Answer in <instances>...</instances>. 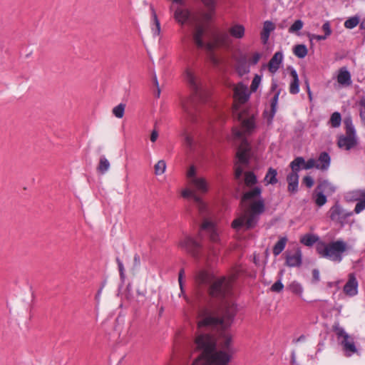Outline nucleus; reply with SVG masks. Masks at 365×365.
Wrapping results in <instances>:
<instances>
[{
	"instance_id": "nucleus-1",
	"label": "nucleus",
	"mask_w": 365,
	"mask_h": 365,
	"mask_svg": "<svg viewBox=\"0 0 365 365\" xmlns=\"http://www.w3.org/2000/svg\"><path fill=\"white\" fill-rule=\"evenodd\" d=\"M236 313L233 302L225 303L219 312L212 305L202 306L196 317L197 330L194 349L200 352L192 365H228L231 336L226 331Z\"/></svg>"
},
{
	"instance_id": "nucleus-2",
	"label": "nucleus",
	"mask_w": 365,
	"mask_h": 365,
	"mask_svg": "<svg viewBox=\"0 0 365 365\" xmlns=\"http://www.w3.org/2000/svg\"><path fill=\"white\" fill-rule=\"evenodd\" d=\"M262 190L259 187L244 193L242 202L247 207L245 212L232 222V227L239 230L245 227L250 230L256 226L259 216L264 212V201L261 197Z\"/></svg>"
},
{
	"instance_id": "nucleus-3",
	"label": "nucleus",
	"mask_w": 365,
	"mask_h": 365,
	"mask_svg": "<svg viewBox=\"0 0 365 365\" xmlns=\"http://www.w3.org/2000/svg\"><path fill=\"white\" fill-rule=\"evenodd\" d=\"M250 98V92L246 86L238 83L234 88V103L232 114L241 125L243 133L250 134L255 128V120L253 113H250L245 106Z\"/></svg>"
},
{
	"instance_id": "nucleus-4",
	"label": "nucleus",
	"mask_w": 365,
	"mask_h": 365,
	"mask_svg": "<svg viewBox=\"0 0 365 365\" xmlns=\"http://www.w3.org/2000/svg\"><path fill=\"white\" fill-rule=\"evenodd\" d=\"M170 10L174 11L173 18L181 26H183L187 22H189L191 24H197L192 35L193 41L197 48H204L207 52L210 53V61L215 66H217L219 64V60L212 53L216 43L212 42L205 43L203 41L202 37L205 34V28L203 26L198 24L199 21L197 18L192 17L190 10L187 8H184L183 6L178 5V6L174 9V6L171 5L170 6Z\"/></svg>"
},
{
	"instance_id": "nucleus-5",
	"label": "nucleus",
	"mask_w": 365,
	"mask_h": 365,
	"mask_svg": "<svg viewBox=\"0 0 365 365\" xmlns=\"http://www.w3.org/2000/svg\"><path fill=\"white\" fill-rule=\"evenodd\" d=\"M235 273L230 277L215 278L206 271H200L196 276V282L199 285H210L209 292L212 297L228 299L232 294V284L237 278Z\"/></svg>"
},
{
	"instance_id": "nucleus-6",
	"label": "nucleus",
	"mask_w": 365,
	"mask_h": 365,
	"mask_svg": "<svg viewBox=\"0 0 365 365\" xmlns=\"http://www.w3.org/2000/svg\"><path fill=\"white\" fill-rule=\"evenodd\" d=\"M185 76L192 95L182 101V108L187 117L192 120L197 110L198 102L203 101L204 91L200 81L190 69L187 68L185 71Z\"/></svg>"
},
{
	"instance_id": "nucleus-7",
	"label": "nucleus",
	"mask_w": 365,
	"mask_h": 365,
	"mask_svg": "<svg viewBox=\"0 0 365 365\" xmlns=\"http://www.w3.org/2000/svg\"><path fill=\"white\" fill-rule=\"evenodd\" d=\"M189 187H186L182 190L181 195L185 199H191L193 200L199 214L202 217L205 218L208 214L207 204L202 200L198 194H205L209 190V185L205 178L197 177L192 178L188 182Z\"/></svg>"
},
{
	"instance_id": "nucleus-8",
	"label": "nucleus",
	"mask_w": 365,
	"mask_h": 365,
	"mask_svg": "<svg viewBox=\"0 0 365 365\" xmlns=\"http://www.w3.org/2000/svg\"><path fill=\"white\" fill-rule=\"evenodd\" d=\"M316 250L322 257L339 263L343 259L344 253L348 250V245L343 240L329 243L320 241L317 244Z\"/></svg>"
},
{
	"instance_id": "nucleus-9",
	"label": "nucleus",
	"mask_w": 365,
	"mask_h": 365,
	"mask_svg": "<svg viewBox=\"0 0 365 365\" xmlns=\"http://www.w3.org/2000/svg\"><path fill=\"white\" fill-rule=\"evenodd\" d=\"M232 134L235 139L240 140L241 141L237 152L238 165H236L235 173V178L239 179L243 173L244 168L242 165H247L249 162L250 145L247 139L245 138V133H243L242 131H241L240 129L234 128L232 130Z\"/></svg>"
},
{
	"instance_id": "nucleus-10",
	"label": "nucleus",
	"mask_w": 365,
	"mask_h": 365,
	"mask_svg": "<svg viewBox=\"0 0 365 365\" xmlns=\"http://www.w3.org/2000/svg\"><path fill=\"white\" fill-rule=\"evenodd\" d=\"M344 125L346 134L339 136L337 145L341 149L349 150L357 145L358 139L351 117L344 119Z\"/></svg>"
},
{
	"instance_id": "nucleus-11",
	"label": "nucleus",
	"mask_w": 365,
	"mask_h": 365,
	"mask_svg": "<svg viewBox=\"0 0 365 365\" xmlns=\"http://www.w3.org/2000/svg\"><path fill=\"white\" fill-rule=\"evenodd\" d=\"M303 162L302 157H297L290 163L292 172L287 175V181L288 182V191L296 192L298 190L299 184V164Z\"/></svg>"
},
{
	"instance_id": "nucleus-12",
	"label": "nucleus",
	"mask_w": 365,
	"mask_h": 365,
	"mask_svg": "<svg viewBox=\"0 0 365 365\" xmlns=\"http://www.w3.org/2000/svg\"><path fill=\"white\" fill-rule=\"evenodd\" d=\"M180 246L181 248L190 253L194 257L199 258L200 257L201 246L192 237L186 236L180 242Z\"/></svg>"
},
{
	"instance_id": "nucleus-13",
	"label": "nucleus",
	"mask_w": 365,
	"mask_h": 365,
	"mask_svg": "<svg viewBox=\"0 0 365 365\" xmlns=\"http://www.w3.org/2000/svg\"><path fill=\"white\" fill-rule=\"evenodd\" d=\"M200 232H205L209 235L210 241L213 243L219 242V234L216 225L207 219H205L200 228Z\"/></svg>"
},
{
	"instance_id": "nucleus-14",
	"label": "nucleus",
	"mask_w": 365,
	"mask_h": 365,
	"mask_svg": "<svg viewBox=\"0 0 365 365\" xmlns=\"http://www.w3.org/2000/svg\"><path fill=\"white\" fill-rule=\"evenodd\" d=\"M344 292L349 297H354L358 293V282L354 274L349 275V279L344 287Z\"/></svg>"
},
{
	"instance_id": "nucleus-15",
	"label": "nucleus",
	"mask_w": 365,
	"mask_h": 365,
	"mask_svg": "<svg viewBox=\"0 0 365 365\" xmlns=\"http://www.w3.org/2000/svg\"><path fill=\"white\" fill-rule=\"evenodd\" d=\"M302 262V255L299 249L294 254H287L286 256V265L290 267H299Z\"/></svg>"
},
{
	"instance_id": "nucleus-16",
	"label": "nucleus",
	"mask_w": 365,
	"mask_h": 365,
	"mask_svg": "<svg viewBox=\"0 0 365 365\" xmlns=\"http://www.w3.org/2000/svg\"><path fill=\"white\" fill-rule=\"evenodd\" d=\"M330 218L333 221L341 222L342 220L345 219L346 217L350 216L351 214H345L344 213L343 209L338 204L334 205L329 210Z\"/></svg>"
},
{
	"instance_id": "nucleus-17",
	"label": "nucleus",
	"mask_w": 365,
	"mask_h": 365,
	"mask_svg": "<svg viewBox=\"0 0 365 365\" xmlns=\"http://www.w3.org/2000/svg\"><path fill=\"white\" fill-rule=\"evenodd\" d=\"M236 69L241 76L250 72V63L246 55H241L237 59Z\"/></svg>"
},
{
	"instance_id": "nucleus-18",
	"label": "nucleus",
	"mask_w": 365,
	"mask_h": 365,
	"mask_svg": "<svg viewBox=\"0 0 365 365\" xmlns=\"http://www.w3.org/2000/svg\"><path fill=\"white\" fill-rule=\"evenodd\" d=\"M337 82L344 87L349 86L351 84V74L346 67H342L339 70Z\"/></svg>"
},
{
	"instance_id": "nucleus-19",
	"label": "nucleus",
	"mask_w": 365,
	"mask_h": 365,
	"mask_svg": "<svg viewBox=\"0 0 365 365\" xmlns=\"http://www.w3.org/2000/svg\"><path fill=\"white\" fill-rule=\"evenodd\" d=\"M331 158L327 152H322L316 160L317 169L327 170L330 166Z\"/></svg>"
},
{
	"instance_id": "nucleus-20",
	"label": "nucleus",
	"mask_w": 365,
	"mask_h": 365,
	"mask_svg": "<svg viewBox=\"0 0 365 365\" xmlns=\"http://www.w3.org/2000/svg\"><path fill=\"white\" fill-rule=\"evenodd\" d=\"M341 344L343 346L344 350L347 356H350L353 354L357 352V349L355 346L354 341L349 335H346L345 339L341 340Z\"/></svg>"
},
{
	"instance_id": "nucleus-21",
	"label": "nucleus",
	"mask_w": 365,
	"mask_h": 365,
	"mask_svg": "<svg viewBox=\"0 0 365 365\" xmlns=\"http://www.w3.org/2000/svg\"><path fill=\"white\" fill-rule=\"evenodd\" d=\"M282 53L280 51L276 52L269 62V71L272 73H275L279 69L280 64L282 62Z\"/></svg>"
},
{
	"instance_id": "nucleus-22",
	"label": "nucleus",
	"mask_w": 365,
	"mask_h": 365,
	"mask_svg": "<svg viewBox=\"0 0 365 365\" xmlns=\"http://www.w3.org/2000/svg\"><path fill=\"white\" fill-rule=\"evenodd\" d=\"M207 9V12H204L202 17L204 21H210L215 13L216 2L215 0H201Z\"/></svg>"
},
{
	"instance_id": "nucleus-23",
	"label": "nucleus",
	"mask_w": 365,
	"mask_h": 365,
	"mask_svg": "<svg viewBox=\"0 0 365 365\" xmlns=\"http://www.w3.org/2000/svg\"><path fill=\"white\" fill-rule=\"evenodd\" d=\"M317 190H319L324 194L331 195L335 192L334 186L328 180H323L317 187Z\"/></svg>"
},
{
	"instance_id": "nucleus-24",
	"label": "nucleus",
	"mask_w": 365,
	"mask_h": 365,
	"mask_svg": "<svg viewBox=\"0 0 365 365\" xmlns=\"http://www.w3.org/2000/svg\"><path fill=\"white\" fill-rule=\"evenodd\" d=\"M245 29L241 24H235L229 29L230 35L235 38H242L245 36Z\"/></svg>"
},
{
	"instance_id": "nucleus-25",
	"label": "nucleus",
	"mask_w": 365,
	"mask_h": 365,
	"mask_svg": "<svg viewBox=\"0 0 365 365\" xmlns=\"http://www.w3.org/2000/svg\"><path fill=\"white\" fill-rule=\"evenodd\" d=\"M290 73H291V76L292 78V81L290 83L289 92L292 94H297L299 91L298 75H297V71L294 69L291 71Z\"/></svg>"
},
{
	"instance_id": "nucleus-26",
	"label": "nucleus",
	"mask_w": 365,
	"mask_h": 365,
	"mask_svg": "<svg viewBox=\"0 0 365 365\" xmlns=\"http://www.w3.org/2000/svg\"><path fill=\"white\" fill-rule=\"evenodd\" d=\"M152 11V17H153V25H152V32L154 36H159L160 34V24L158 19L157 14L155 13V9L151 7Z\"/></svg>"
},
{
	"instance_id": "nucleus-27",
	"label": "nucleus",
	"mask_w": 365,
	"mask_h": 365,
	"mask_svg": "<svg viewBox=\"0 0 365 365\" xmlns=\"http://www.w3.org/2000/svg\"><path fill=\"white\" fill-rule=\"evenodd\" d=\"M275 29L274 24L270 21L264 22L262 38L265 41L268 39L270 33Z\"/></svg>"
},
{
	"instance_id": "nucleus-28",
	"label": "nucleus",
	"mask_w": 365,
	"mask_h": 365,
	"mask_svg": "<svg viewBox=\"0 0 365 365\" xmlns=\"http://www.w3.org/2000/svg\"><path fill=\"white\" fill-rule=\"evenodd\" d=\"M287 238L285 237H280L273 247V254L274 256L279 255L285 248Z\"/></svg>"
},
{
	"instance_id": "nucleus-29",
	"label": "nucleus",
	"mask_w": 365,
	"mask_h": 365,
	"mask_svg": "<svg viewBox=\"0 0 365 365\" xmlns=\"http://www.w3.org/2000/svg\"><path fill=\"white\" fill-rule=\"evenodd\" d=\"M319 237L313 234H306L302 237L300 242L306 246H312L314 243L318 242Z\"/></svg>"
},
{
	"instance_id": "nucleus-30",
	"label": "nucleus",
	"mask_w": 365,
	"mask_h": 365,
	"mask_svg": "<svg viewBox=\"0 0 365 365\" xmlns=\"http://www.w3.org/2000/svg\"><path fill=\"white\" fill-rule=\"evenodd\" d=\"M365 197V193H364V190H353L351 192H349L347 195H346V197L349 200H352V201H357V202L361 200L363 197Z\"/></svg>"
},
{
	"instance_id": "nucleus-31",
	"label": "nucleus",
	"mask_w": 365,
	"mask_h": 365,
	"mask_svg": "<svg viewBox=\"0 0 365 365\" xmlns=\"http://www.w3.org/2000/svg\"><path fill=\"white\" fill-rule=\"evenodd\" d=\"M277 170L272 168H269L265 175L264 180L267 184L274 185L277 182Z\"/></svg>"
},
{
	"instance_id": "nucleus-32",
	"label": "nucleus",
	"mask_w": 365,
	"mask_h": 365,
	"mask_svg": "<svg viewBox=\"0 0 365 365\" xmlns=\"http://www.w3.org/2000/svg\"><path fill=\"white\" fill-rule=\"evenodd\" d=\"M307 48L304 44H298L294 47V54L299 58H304L307 55Z\"/></svg>"
},
{
	"instance_id": "nucleus-33",
	"label": "nucleus",
	"mask_w": 365,
	"mask_h": 365,
	"mask_svg": "<svg viewBox=\"0 0 365 365\" xmlns=\"http://www.w3.org/2000/svg\"><path fill=\"white\" fill-rule=\"evenodd\" d=\"M110 168V163L105 156H101L99 160L98 170L101 174L106 173Z\"/></svg>"
},
{
	"instance_id": "nucleus-34",
	"label": "nucleus",
	"mask_w": 365,
	"mask_h": 365,
	"mask_svg": "<svg viewBox=\"0 0 365 365\" xmlns=\"http://www.w3.org/2000/svg\"><path fill=\"white\" fill-rule=\"evenodd\" d=\"M288 289L294 294L302 296L303 293V287L300 283L297 281H294L291 282Z\"/></svg>"
},
{
	"instance_id": "nucleus-35",
	"label": "nucleus",
	"mask_w": 365,
	"mask_h": 365,
	"mask_svg": "<svg viewBox=\"0 0 365 365\" xmlns=\"http://www.w3.org/2000/svg\"><path fill=\"white\" fill-rule=\"evenodd\" d=\"M329 123L332 128L339 127L341 123V114L339 112L333 113L330 117Z\"/></svg>"
},
{
	"instance_id": "nucleus-36",
	"label": "nucleus",
	"mask_w": 365,
	"mask_h": 365,
	"mask_svg": "<svg viewBox=\"0 0 365 365\" xmlns=\"http://www.w3.org/2000/svg\"><path fill=\"white\" fill-rule=\"evenodd\" d=\"M314 198L315 203L319 206L322 207L327 202V197L324 193L320 192L319 190H315V194L314 195Z\"/></svg>"
},
{
	"instance_id": "nucleus-37",
	"label": "nucleus",
	"mask_w": 365,
	"mask_h": 365,
	"mask_svg": "<svg viewBox=\"0 0 365 365\" xmlns=\"http://www.w3.org/2000/svg\"><path fill=\"white\" fill-rule=\"evenodd\" d=\"M313 168L317 169L316 160L314 158H310L307 162L303 158V162L299 164V171L301 168L304 170H309Z\"/></svg>"
},
{
	"instance_id": "nucleus-38",
	"label": "nucleus",
	"mask_w": 365,
	"mask_h": 365,
	"mask_svg": "<svg viewBox=\"0 0 365 365\" xmlns=\"http://www.w3.org/2000/svg\"><path fill=\"white\" fill-rule=\"evenodd\" d=\"M257 177L252 172H247L245 174V183L250 187L257 183Z\"/></svg>"
},
{
	"instance_id": "nucleus-39",
	"label": "nucleus",
	"mask_w": 365,
	"mask_h": 365,
	"mask_svg": "<svg viewBox=\"0 0 365 365\" xmlns=\"http://www.w3.org/2000/svg\"><path fill=\"white\" fill-rule=\"evenodd\" d=\"M125 105L124 103H120L115 106L113 110V114L118 118H121L124 115Z\"/></svg>"
},
{
	"instance_id": "nucleus-40",
	"label": "nucleus",
	"mask_w": 365,
	"mask_h": 365,
	"mask_svg": "<svg viewBox=\"0 0 365 365\" xmlns=\"http://www.w3.org/2000/svg\"><path fill=\"white\" fill-rule=\"evenodd\" d=\"M165 169H166V163H165V161L163 160H159L155 165V173L157 175L163 174L165 171Z\"/></svg>"
},
{
	"instance_id": "nucleus-41",
	"label": "nucleus",
	"mask_w": 365,
	"mask_h": 365,
	"mask_svg": "<svg viewBox=\"0 0 365 365\" xmlns=\"http://www.w3.org/2000/svg\"><path fill=\"white\" fill-rule=\"evenodd\" d=\"M359 18L356 16H353V17L348 19L344 22V26L346 29H354V27H356L359 24Z\"/></svg>"
},
{
	"instance_id": "nucleus-42",
	"label": "nucleus",
	"mask_w": 365,
	"mask_h": 365,
	"mask_svg": "<svg viewBox=\"0 0 365 365\" xmlns=\"http://www.w3.org/2000/svg\"><path fill=\"white\" fill-rule=\"evenodd\" d=\"M304 26V23L302 20L298 19L289 27V32L291 34H295L300 31Z\"/></svg>"
},
{
	"instance_id": "nucleus-43",
	"label": "nucleus",
	"mask_w": 365,
	"mask_h": 365,
	"mask_svg": "<svg viewBox=\"0 0 365 365\" xmlns=\"http://www.w3.org/2000/svg\"><path fill=\"white\" fill-rule=\"evenodd\" d=\"M184 135H185V138H184L185 144L186 147L190 151H192L194 149V145H195V141H194L193 137L190 134L187 133H185L184 134Z\"/></svg>"
},
{
	"instance_id": "nucleus-44",
	"label": "nucleus",
	"mask_w": 365,
	"mask_h": 365,
	"mask_svg": "<svg viewBox=\"0 0 365 365\" xmlns=\"http://www.w3.org/2000/svg\"><path fill=\"white\" fill-rule=\"evenodd\" d=\"M279 95V92L278 91L274 94V97L272 99V101H271V112H272L271 118H273V116L274 115V114L277 111V102H278Z\"/></svg>"
},
{
	"instance_id": "nucleus-45",
	"label": "nucleus",
	"mask_w": 365,
	"mask_h": 365,
	"mask_svg": "<svg viewBox=\"0 0 365 365\" xmlns=\"http://www.w3.org/2000/svg\"><path fill=\"white\" fill-rule=\"evenodd\" d=\"M261 83V76H259V75H255V76L254 77L252 81V83H251V86H250V89L252 92H255L259 84Z\"/></svg>"
},
{
	"instance_id": "nucleus-46",
	"label": "nucleus",
	"mask_w": 365,
	"mask_h": 365,
	"mask_svg": "<svg viewBox=\"0 0 365 365\" xmlns=\"http://www.w3.org/2000/svg\"><path fill=\"white\" fill-rule=\"evenodd\" d=\"M284 289V285L281 282V279L274 282L270 289L274 292H280Z\"/></svg>"
},
{
	"instance_id": "nucleus-47",
	"label": "nucleus",
	"mask_w": 365,
	"mask_h": 365,
	"mask_svg": "<svg viewBox=\"0 0 365 365\" xmlns=\"http://www.w3.org/2000/svg\"><path fill=\"white\" fill-rule=\"evenodd\" d=\"M365 209V197L359 200L355 206L354 212L356 214L361 212Z\"/></svg>"
},
{
	"instance_id": "nucleus-48",
	"label": "nucleus",
	"mask_w": 365,
	"mask_h": 365,
	"mask_svg": "<svg viewBox=\"0 0 365 365\" xmlns=\"http://www.w3.org/2000/svg\"><path fill=\"white\" fill-rule=\"evenodd\" d=\"M186 176L188 182H190L191 179H192V178L198 177L196 175V169L194 165L190 166V168L187 170Z\"/></svg>"
},
{
	"instance_id": "nucleus-49",
	"label": "nucleus",
	"mask_w": 365,
	"mask_h": 365,
	"mask_svg": "<svg viewBox=\"0 0 365 365\" xmlns=\"http://www.w3.org/2000/svg\"><path fill=\"white\" fill-rule=\"evenodd\" d=\"M219 251V247L217 245H213L212 247L210 248V254L209 256H207V259L212 261V257H215L217 252Z\"/></svg>"
},
{
	"instance_id": "nucleus-50",
	"label": "nucleus",
	"mask_w": 365,
	"mask_h": 365,
	"mask_svg": "<svg viewBox=\"0 0 365 365\" xmlns=\"http://www.w3.org/2000/svg\"><path fill=\"white\" fill-rule=\"evenodd\" d=\"M334 331L336 332L337 336L339 338L341 337L342 339H345L346 335H349L342 327L339 326L334 327Z\"/></svg>"
},
{
	"instance_id": "nucleus-51",
	"label": "nucleus",
	"mask_w": 365,
	"mask_h": 365,
	"mask_svg": "<svg viewBox=\"0 0 365 365\" xmlns=\"http://www.w3.org/2000/svg\"><path fill=\"white\" fill-rule=\"evenodd\" d=\"M322 30L324 31V36H326L327 38L331 34V26L329 21L323 24Z\"/></svg>"
},
{
	"instance_id": "nucleus-52",
	"label": "nucleus",
	"mask_w": 365,
	"mask_h": 365,
	"mask_svg": "<svg viewBox=\"0 0 365 365\" xmlns=\"http://www.w3.org/2000/svg\"><path fill=\"white\" fill-rule=\"evenodd\" d=\"M303 182L307 187L310 188L314 185V180L311 176L307 175L304 177Z\"/></svg>"
},
{
	"instance_id": "nucleus-53",
	"label": "nucleus",
	"mask_w": 365,
	"mask_h": 365,
	"mask_svg": "<svg viewBox=\"0 0 365 365\" xmlns=\"http://www.w3.org/2000/svg\"><path fill=\"white\" fill-rule=\"evenodd\" d=\"M261 58V54L259 53H255L252 57L250 59V64L255 65L257 64Z\"/></svg>"
},
{
	"instance_id": "nucleus-54",
	"label": "nucleus",
	"mask_w": 365,
	"mask_h": 365,
	"mask_svg": "<svg viewBox=\"0 0 365 365\" xmlns=\"http://www.w3.org/2000/svg\"><path fill=\"white\" fill-rule=\"evenodd\" d=\"M116 262L118 263L120 278L121 279H124V277H125V274H124L125 269H124V267H123V262L120 260L119 258H116Z\"/></svg>"
},
{
	"instance_id": "nucleus-55",
	"label": "nucleus",
	"mask_w": 365,
	"mask_h": 365,
	"mask_svg": "<svg viewBox=\"0 0 365 365\" xmlns=\"http://www.w3.org/2000/svg\"><path fill=\"white\" fill-rule=\"evenodd\" d=\"M310 39L311 40L315 39L317 41H322V40L327 39V37L324 35L312 34V35L310 36Z\"/></svg>"
},
{
	"instance_id": "nucleus-56",
	"label": "nucleus",
	"mask_w": 365,
	"mask_h": 365,
	"mask_svg": "<svg viewBox=\"0 0 365 365\" xmlns=\"http://www.w3.org/2000/svg\"><path fill=\"white\" fill-rule=\"evenodd\" d=\"M158 131L156 130H153L150 134V140L153 143H155L158 138Z\"/></svg>"
},
{
	"instance_id": "nucleus-57",
	"label": "nucleus",
	"mask_w": 365,
	"mask_h": 365,
	"mask_svg": "<svg viewBox=\"0 0 365 365\" xmlns=\"http://www.w3.org/2000/svg\"><path fill=\"white\" fill-rule=\"evenodd\" d=\"M312 276H313V279L315 282H319V281L320 277H319V272L318 269H314L312 271Z\"/></svg>"
},
{
	"instance_id": "nucleus-58",
	"label": "nucleus",
	"mask_w": 365,
	"mask_h": 365,
	"mask_svg": "<svg viewBox=\"0 0 365 365\" xmlns=\"http://www.w3.org/2000/svg\"><path fill=\"white\" fill-rule=\"evenodd\" d=\"M183 274H184V269H180V271L179 272V276H178V282H179L180 287L181 289L182 288V277H183Z\"/></svg>"
},
{
	"instance_id": "nucleus-59",
	"label": "nucleus",
	"mask_w": 365,
	"mask_h": 365,
	"mask_svg": "<svg viewBox=\"0 0 365 365\" xmlns=\"http://www.w3.org/2000/svg\"><path fill=\"white\" fill-rule=\"evenodd\" d=\"M291 363L292 364H296V356H295V352L294 351H292V355H291Z\"/></svg>"
},
{
	"instance_id": "nucleus-60",
	"label": "nucleus",
	"mask_w": 365,
	"mask_h": 365,
	"mask_svg": "<svg viewBox=\"0 0 365 365\" xmlns=\"http://www.w3.org/2000/svg\"><path fill=\"white\" fill-rule=\"evenodd\" d=\"M305 339V336L304 335H301L299 338H297L296 340H294V341L295 343H297V342H299V341H302Z\"/></svg>"
},
{
	"instance_id": "nucleus-61",
	"label": "nucleus",
	"mask_w": 365,
	"mask_h": 365,
	"mask_svg": "<svg viewBox=\"0 0 365 365\" xmlns=\"http://www.w3.org/2000/svg\"><path fill=\"white\" fill-rule=\"evenodd\" d=\"M153 82H154V84L156 86V87L159 88L158 81V79H157V77L155 75L153 76Z\"/></svg>"
},
{
	"instance_id": "nucleus-62",
	"label": "nucleus",
	"mask_w": 365,
	"mask_h": 365,
	"mask_svg": "<svg viewBox=\"0 0 365 365\" xmlns=\"http://www.w3.org/2000/svg\"><path fill=\"white\" fill-rule=\"evenodd\" d=\"M153 82H154V84L156 86V87L159 88L158 81V79H157V77L155 75L153 76Z\"/></svg>"
},
{
	"instance_id": "nucleus-63",
	"label": "nucleus",
	"mask_w": 365,
	"mask_h": 365,
	"mask_svg": "<svg viewBox=\"0 0 365 365\" xmlns=\"http://www.w3.org/2000/svg\"><path fill=\"white\" fill-rule=\"evenodd\" d=\"M134 261L136 264H139L140 263V257L138 255H135L134 256Z\"/></svg>"
},
{
	"instance_id": "nucleus-64",
	"label": "nucleus",
	"mask_w": 365,
	"mask_h": 365,
	"mask_svg": "<svg viewBox=\"0 0 365 365\" xmlns=\"http://www.w3.org/2000/svg\"><path fill=\"white\" fill-rule=\"evenodd\" d=\"M360 115H361V118H362V120L364 121V124H365V113H364L362 111H361Z\"/></svg>"
}]
</instances>
